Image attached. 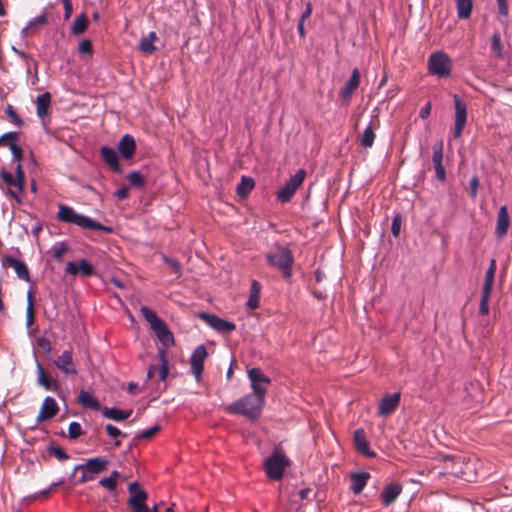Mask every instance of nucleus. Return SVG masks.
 <instances>
[{
    "mask_svg": "<svg viewBox=\"0 0 512 512\" xmlns=\"http://www.w3.org/2000/svg\"><path fill=\"white\" fill-rule=\"evenodd\" d=\"M140 312L163 346L158 349L157 358L160 363L159 379L165 381L169 373L166 348L174 346V335L165 322L151 308L142 306Z\"/></svg>",
    "mask_w": 512,
    "mask_h": 512,
    "instance_id": "1",
    "label": "nucleus"
},
{
    "mask_svg": "<svg viewBox=\"0 0 512 512\" xmlns=\"http://www.w3.org/2000/svg\"><path fill=\"white\" fill-rule=\"evenodd\" d=\"M264 404L265 397L252 392L229 404L225 409L230 414L256 420L260 417Z\"/></svg>",
    "mask_w": 512,
    "mask_h": 512,
    "instance_id": "2",
    "label": "nucleus"
},
{
    "mask_svg": "<svg viewBox=\"0 0 512 512\" xmlns=\"http://www.w3.org/2000/svg\"><path fill=\"white\" fill-rule=\"evenodd\" d=\"M56 218L60 222L74 224L83 229L97 230L106 233H111L112 231L111 227H107L99 222H96L88 216L79 214L74 210V208L65 204H59Z\"/></svg>",
    "mask_w": 512,
    "mask_h": 512,
    "instance_id": "3",
    "label": "nucleus"
},
{
    "mask_svg": "<svg viewBox=\"0 0 512 512\" xmlns=\"http://www.w3.org/2000/svg\"><path fill=\"white\" fill-rule=\"evenodd\" d=\"M267 262L279 269L286 278L292 274L293 255L290 249L277 246L266 255Z\"/></svg>",
    "mask_w": 512,
    "mask_h": 512,
    "instance_id": "4",
    "label": "nucleus"
},
{
    "mask_svg": "<svg viewBox=\"0 0 512 512\" xmlns=\"http://www.w3.org/2000/svg\"><path fill=\"white\" fill-rule=\"evenodd\" d=\"M452 70V59L443 51L432 53L428 58V72L438 78L449 77Z\"/></svg>",
    "mask_w": 512,
    "mask_h": 512,
    "instance_id": "5",
    "label": "nucleus"
},
{
    "mask_svg": "<svg viewBox=\"0 0 512 512\" xmlns=\"http://www.w3.org/2000/svg\"><path fill=\"white\" fill-rule=\"evenodd\" d=\"M288 465L289 459L277 451H274L273 454L264 461L267 477L272 480L281 479Z\"/></svg>",
    "mask_w": 512,
    "mask_h": 512,
    "instance_id": "6",
    "label": "nucleus"
},
{
    "mask_svg": "<svg viewBox=\"0 0 512 512\" xmlns=\"http://www.w3.org/2000/svg\"><path fill=\"white\" fill-rule=\"evenodd\" d=\"M496 272V261L492 259L490 265L485 273L484 283L482 287V294L479 304V312L481 315L486 316L489 314V300L493 289L494 278Z\"/></svg>",
    "mask_w": 512,
    "mask_h": 512,
    "instance_id": "7",
    "label": "nucleus"
},
{
    "mask_svg": "<svg viewBox=\"0 0 512 512\" xmlns=\"http://www.w3.org/2000/svg\"><path fill=\"white\" fill-rule=\"evenodd\" d=\"M306 177V171L299 169L293 176L285 182L282 188L277 191V199L282 203L289 202L297 189L302 185Z\"/></svg>",
    "mask_w": 512,
    "mask_h": 512,
    "instance_id": "8",
    "label": "nucleus"
},
{
    "mask_svg": "<svg viewBox=\"0 0 512 512\" xmlns=\"http://www.w3.org/2000/svg\"><path fill=\"white\" fill-rule=\"evenodd\" d=\"M128 490L130 492L128 504L133 512H150L149 507L145 504L148 495L144 490L138 488V483H130Z\"/></svg>",
    "mask_w": 512,
    "mask_h": 512,
    "instance_id": "9",
    "label": "nucleus"
},
{
    "mask_svg": "<svg viewBox=\"0 0 512 512\" xmlns=\"http://www.w3.org/2000/svg\"><path fill=\"white\" fill-rule=\"evenodd\" d=\"M453 99L455 104V123L453 136L454 138H459L467 122V106L466 103L461 100L458 95L454 94Z\"/></svg>",
    "mask_w": 512,
    "mask_h": 512,
    "instance_id": "10",
    "label": "nucleus"
},
{
    "mask_svg": "<svg viewBox=\"0 0 512 512\" xmlns=\"http://www.w3.org/2000/svg\"><path fill=\"white\" fill-rule=\"evenodd\" d=\"M248 378L251 382L253 393L265 397L267 391V385L270 383V379L266 376L261 369L252 368L248 370Z\"/></svg>",
    "mask_w": 512,
    "mask_h": 512,
    "instance_id": "11",
    "label": "nucleus"
},
{
    "mask_svg": "<svg viewBox=\"0 0 512 512\" xmlns=\"http://www.w3.org/2000/svg\"><path fill=\"white\" fill-rule=\"evenodd\" d=\"M208 353L204 345H199L193 351L190 357V368L191 373L194 375L197 381L201 379L202 372L204 369V361Z\"/></svg>",
    "mask_w": 512,
    "mask_h": 512,
    "instance_id": "12",
    "label": "nucleus"
},
{
    "mask_svg": "<svg viewBox=\"0 0 512 512\" xmlns=\"http://www.w3.org/2000/svg\"><path fill=\"white\" fill-rule=\"evenodd\" d=\"M201 317L217 332L230 333L236 329V325L233 322L222 319L214 314L204 313Z\"/></svg>",
    "mask_w": 512,
    "mask_h": 512,
    "instance_id": "13",
    "label": "nucleus"
},
{
    "mask_svg": "<svg viewBox=\"0 0 512 512\" xmlns=\"http://www.w3.org/2000/svg\"><path fill=\"white\" fill-rule=\"evenodd\" d=\"M55 366L65 375H76L77 369L73 361V354L70 350H65L55 361Z\"/></svg>",
    "mask_w": 512,
    "mask_h": 512,
    "instance_id": "14",
    "label": "nucleus"
},
{
    "mask_svg": "<svg viewBox=\"0 0 512 512\" xmlns=\"http://www.w3.org/2000/svg\"><path fill=\"white\" fill-rule=\"evenodd\" d=\"M3 267H12L18 278L26 282L30 281V274L24 261L18 260L13 256L7 255L2 260Z\"/></svg>",
    "mask_w": 512,
    "mask_h": 512,
    "instance_id": "15",
    "label": "nucleus"
},
{
    "mask_svg": "<svg viewBox=\"0 0 512 512\" xmlns=\"http://www.w3.org/2000/svg\"><path fill=\"white\" fill-rule=\"evenodd\" d=\"M65 272L72 276L81 274L82 276L88 277L94 274V267L86 259H81L78 262L69 261L66 265Z\"/></svg>",
    "mask_w": 512,
    "mask_h": 512,
    "instance_id": "16",
    "label": "nucleus"
},
{
    "mask_svg": "<svg viewBox=\"0 0 512 512\" xmlns=\"http://www.w3.org/2000/svg\"><path fill=\"white\" fill-rule=\"evenodd\" d=\"M399 402V392L393 393L391 395H385L379 403L378 414L380 416H387L391 414L397 409V407L399 406Z\"/></svg>",
    "mask_w": 512,
    "mask_h": 512,
    "instance_id": "17",
    "label": "nucleus"
},
{
    "mask_svg": "<svg viewBox=\"0 0 512 512\" xmlns=\"http://www.w3.org/2000/svg\"><path fill=\"white\" fill-rule=\"evenodd\" d=\"M360 84V72L357 68H354L350 79L347 81L345 86L340 91V97L346 102L349 103L353 93L356 91Z\"/></svg>",
    "mask_w": 512,
    "mask_h": 512,
    "instance_id": "18",
    "label": "nucleus"
},
{
    "mask_svg": "<svg viewBox=\"0 0 512 512\" xmlns=\"http://www.w3.org/2000/svg\"><path fill=\"white\" fill-rule=\"evenodd\" d=\"M380 123L378 116H374L369 125L365 128L360 136V144L364 148H371L376 137L375 131L379 128Z\"/></svg>",
    "mask_w": 512,
    "mask_h": 512,
    "instance_id": "19",
    "label": "nucleus"
},
{
    "mask_svg": "<svg viewBox=\"0 0 512 512\" xmlns=\"http://www.w3.org/2000/svg\"><path fill=\"white\" fill-rule=\"evenodd\" d=\"M402 493V485L399 483H390L386 485L381 492L382 504L387 507L393 504Z\"/></svg>",
    "mask_w": 512,
    "mask_h": 512,
    "instance_id": "20",
    "label": "nucleus"
},
{
    "mask_svg": "<svg viewBox=\"0 0 512 512\" xmlns=\"http://www.w3.org/2000/svg\"><path fill=\"white\" fill-rule=\"evenodd\" d=\"M37 384L47 391L58 392L60 390L58 380L48 377L40 363L37 364Z\"/></svg>",
    "mask_w": 512,
    "mask_h": 512,
    "instance_id": "21",
    "label": "nucleus"
},
{
    "mask_svg": "<svg viewBox=\"0 0 512 512\" xmlns=\"http://www.w3.org/2000/svg\"><path fill=\"white\" fill-rule=\"evenodd\" d=\"M108 465V461L104 458L96 457L91 458L86 461L84 464L77 465L75 470L83 469L87 473L97 474L105 470Z\"/></svg>",
    "mask_w": 512,
    "mask_h": 512,
    "instance_id": "22",
    "label": "nucleus"
},
{
    "mask_svg": "<svg viewBox=\"0 0 512 512\" xmlns=\"http://www.w3.org/2000/svg\"><path fill=\"white\" fill-rule=\"evenodd\" d=\"M118 150L124 159H131L136 150V143L133 136L125 134L118 143Z\"/></svg>",
    "mask_w": 512,
    "mask_h": 512,
    "instance_id": "23",
    "label": "nucleus"
},
{
    "mask_svg": "<svg viewBox=\"0 0 512 512\" xmlns=\"http://www.w3.org/2000/svg\"><path fill=\"white\" fill-rule=\"evenodd\" d=\"M510 226V216L506 206H501L497 215L496 223V235L498 238H502L507 234Z\"/></svg>",
    "mask_w": 512,
    "mask_h": 512,
    "instance_id": "24",
    "label": "nucleus"
},
{
    "mask_svg": "<svg viewBox=\"0 0 512 512\" xmlns=\"http://www.w3.org/2000/svg\"><path fill=\"white\" fill-rule=\"evenodd\" d=\"M100 155L102 160L115 172H120V164L118 160L117 152L114 148L109 146H102L100 149Z\"/></svg>",
    "mask_w": 512,
    "mask_h": 512,
    "instance_id": "25",
    "label": "nucleus"
},
{
    "mask_svg": "<svg viewBox=\"0 0 512 512\" xmlns=\"http://www.w3.org/2000/svg\"><path fill=\"white\" fill-rule=\"evenodd\" d=\"M59 411L57 402L53 397L47 396L42 404L38 420H46L53 418Z\"/></svg>",
    "mask_w": 512,
    "mask_h": 512,
    "instance_id": "26",
    "label": "nucleus"
},
{
    "mask_svg": "<svg viewBox=\"0 0 512 512\" xmlns=\"http://www.w3.org/2000/svg\"><path fill=\"white\" fill-rule=\"evenodd\" d=\"M1 178L3 182L9 186L10 195L19 200V196L23 193L24 185H20L16 182V177L8 171H2Z\"/></svg>",
    "mask_w": 512,
    "mask_h": 512,
    "instance_id": "27",
    "label": "nucleus"
},
{
    "mask_svg": "<svg viewBox=\"0 0 512 512\" xmlns=\"http://www.w3.org/2000/svg\"><path fill=\"white\" fill-rule=\"evenodd\" d=\"M51 106V95L49 92L40 94L36 98V114L44 120L49 115V109Z\"/></svg>",
    "mask_w": 512,
    "mask_h": 512,
    "instance_id": "28",
    "label": "nucleus"
},
{
    "mask_svg": "<svg viewBox=\"0 0 512 512\" xmlns=\"http://www.w3.org/2000/svg\"><path fill=\"white\" fill-rule=\"evenodd\" d=\"M354 443L357 448V450L368 456V457H375L376 454L369 449V443L366 439L365 432L363 429H357L354 431Z\"/></svg>",
    "mask_w": 512,
    "mask_h": 512,
    "instance_id": "29",
    "label": "nucleus"
},
{
    "mask_svg": "<svg viewBox=\"0 0 512 512\" xmlns=\"http://www.w3.org/2000/svg\"><path fill=\"white\" fill-rule=\"evenodd\" d=\"M370 479V474L367 472H358L351 474V491L354 494H360L365 488L368 480Z\"/></svg>",
    "mask_w": 512,
    "mask_h": 512,
    "instance_id": "30",
    "label": "nucleus"
},
{
    "mask_svg": "<svg viewBox=\"0 0 512 512\" xmlns=\"http://www.w3.org/2000/svg\"><path fill=\"white\" fill-rule=\"evenodd\" d=\"M78 402L85 408L99 410L100 402L93 396L92 392L81 390L78 395Z\"/></svg>",
    "mask_w": 512,
    "mask_h": 512,
    "instance_id": "31",
    "label": "nucleus"
},
{
    "mask_svg": "<svg viewBox=\"0 0 512 512\" xmlns=\"http://www.w3.org/2000/svg\"><path fill=\"white\" fill-rule=\"evenodd\" d=\"M158 40V36L155 32H150L146 37L141 38L139 42V50L146 55H150L157 50L154 42Z\"/></svg>",
    "mask_w": 512,
    "mask_h": 512,
    "instance_id": "32",
    "label": "nucleus"
},
{
    "mask_svg": "<svg viewBox=\"0 0 512 512\" xmlns=\"http://www.w3.org/2000/svg\"><path fill=\"white\" fill-rule=\"evenodd\" d=\"M261 284L257 280H253L250 288V295L246 303L250 309H256L260 304Z\"/></svg>",
    "mask_w": 512,
    "mask_h": 512,
    "instance_id": "33",
    "label": "nucleus"
},
{
    "mask_svg": "<svg viewBox=\"0 0 512 512\" xmlns=\"http://www.w3.org/2000/svg\"><path fill=\"white\" fill-rule=\"evenodd\" d=\"M131 410H120L117 408H108L105 407L102 411V414L105 418L112 419L115 421H123L131 415Z\"/></svg>",
    "mask_w": 512,
    "mask_h": 512,
    "instance_id": "34",
    "label": "nucleus"
},
{
    "mask_svg": "<svg viewBox=\"0 0 512 512\" xmlns=\"http://www.w3.org/2000/svg\"><path fill=\"white\" fill-rule=\"evenodd\" d=\"M457 8V16L460 19H468L473 9L472 0H455Z\"/></svg>",
    "mask_w": 512,
    "mask_h": 512,
    "instance_id": "35",
    "label": "nucleus"
},
{
    "mask_svg": "<svg viewBox=\"0 0 512 512\" xmlns=\"http://www.w3.org/2000/svg\"><path fill=\"white\" fill-rule=\"evenodd\" d=\"M13 52L18 55L22 60L26 62V71L27 73L31 72L32 67L34 68L35 73L38 70V62L30 55L25 53L22 50L17 49L16 47H12Z\"/></svg>",
    "mask_w": 512,
    "mask_h": 512,
    "instance_id": "36",
    "label": "nucleus"
},
{
    "mask_svg": "<svg viewBox=\"0 0 512 512\" xmlns=\"http://www.w3.org/2000/svg\"><path fill=\"white\" fill-rule=\"evenodd\" d=\"M88 27V19L85 14H80L77 16L73 22L71 27V33L73 35H81L86 31Z\"/></svg>",
    "mask_w": 512,
    "mask_h": 512,
    "instance_id": "37",
    "label": "nucleus"
},
{
    "mask_svg": "<svg viewBox=\"0 0 512 512\" xmlns=\"http://www.w3.org/2000/svg\"><path fill=\"white\" fill-rule=\"evenodd\" d=\"M254 187V180L250 177L242 176L240 183L237 185V194L244 198Z\"/></svg>",
    "mask_w": 512,
    "mask_h": 512,
    "instance_id": "38",
    "label": "nucleus"
},
{
    "mask_svg": "<svg viewBox=\"0 0 512 512\" xmlns=\"http://www.w3.org/2000/svg\"><path fill=\"white\" fill-rule=\"evenodd\" d=\"M120 477L118 471H112L109 477H104L99 481V484L109 491L115 490L117 486V480Z\"/></svg>",
    "mask_w": 512,
    "mask_h": 512,
    "instance_id": "39",
    "label": "nucleus"
},
{
    "mask_svg": "<svg viewBox=\"0 0 512 512\" xmlns=\"http://www.w3.org/2000/svg\"><path fill=\"white\" fill-rule=\"evenodd\" d=\"M491 51L496 57H503V47L501 44V36L499 32H495L491 37Z\"/></svg>",
    "mask_w": 512,
    "mask_h": 512,
    "instance_id": "40",
    "label": "nucleus"
},
{
    "mask_svg": "<svg viewBox=\"0 0 512 512\" xmlns=\"http://www.w3.org/2000/svg\"><path fill=\"white\" fill-rule=\"evenodd\" d=\"M443 159V141L439 140L433 145L432 162L433 165L442 164Z\"/></svg>",
    "mask_w": 512,
    "mask_h": 512,
    "instance_id": "41",
    "label": "nucleus"
},
{
    "mask_svg": "<svg viewBox=\"0 0 512 512\" xmlns=\"http://www.w3.org/2000/svg\"><path fill=\"white\" fill-rule=\"evenodd\" d=\"M127 179L132 186L142 188L145 185V179L138 171L130 172L127 175Z\"/></svg>",
    "mask_w": 512,
    "mask_h": 512,
    "instance_id": "42",
    "label": "nucleus"
},
{
    "mask_svg": "<svg viewBox=\"0 0 512 512\" xmlns=\"http://www.w3.org/2000/svg\"><path fill=\"white\" fill-rule=\"evenodd\" d=\"M82 434H84V431H83L80 423L73 421L69 424L68 437L70 439H76L79 436H81Z\"/></svg>",
    "mask_w": 512,
    "mask_h": 512,
    "instance_id": "43",
    "label": "nucleus"
},
{
    "mask_svg": "<svg viewBox=\"0 0 512 512\" xmlns=\"http://www.w3.org/2000/svg\"><path fill=\"white\" fill-rule=\"evenodd\" d=\"M78 52L82 55L92 56L93 46L89 39H83L78 45Z\"/></svg>",
    "mask_w": 512,
    "mask_h": 512,
    "instance_id": "44",
    "label": "nucleus"
},
{
    "mask_svg": "<svg viewBox=\"0 0 512 512\" xmlns=\"http://www.w3.org/2000/svg\"><path fill=\"white\" fill-rule=\"evenodd\" d=\"M67 251H68V246L65 242H61L60 244H58L52 248L53 257L57 261H62L63 255Z\"/></svg>",
    "mask_w": 512,
    "mask_h": 512,
    "instance_id": "45",
    "label": "nucleus"
},
{
    "mask_svg": "<svg viewBox=\"0 0 512 512\" xmlns=\"http://www.w3.org/2000/svg\"><path fill=\"white\" fill-rule=\"evenodd\" d=\"M50 454L55 456L59 461H65L69 459V455L60 447L50 446L48 447Z\"/></svg>",
    "mask_w": 512,
    "mask_h": 512,
    "instance_id": "46",
    "label": "nucleus"
},
{
    "mask_svg": "<svg viewBox=\"0 0 512 512\" xmlns=\"http://www.w3.org/2000/svg\"><path fill=\"white\" fill-rule=\"evenodd\" d=\"M19 138L18 132H7L0 136V145L5 144L9 147V143H16Z\"/></svg>",
    "mask_w": 512,
    "mask_h": 512,
    "instance_id": "47",
    "label": "nucleus"
},
{
    "mask_svg": "<svg viewBox=\"0 0 512 512\" xmlns=\"http://www.w3.org/2000/svg\"><path fill=\"white\" fill-rule=\"evenodd\" d=\"M9 149L12 153L13 161L17 163L21 162L23 156L22 148L16 143L11 142L9 143Z\"/></svg>",
    "mask_w": 512,
    "mask_h": 512,
    "instance_id": "48",
    "label": "nucleus"
},
{
    "mask_svg": "<svg viewBox=\"0 0 512 512\" xmlns=\"http://www.w3.org/2000/svg\"><path fill=\"white\" fill-rule=\"evenodd\" d=\"M6 114L9 116L10 120L18 127L23 125V121L19 118L16 111L11 105H8L6 107Z\"/></svg>",
    "mask_w": 512,
    "mask_h": 512,
    "instance_id": "49",
    "label": "nucleus"
},
{
    "mask_svg": "<svg viewBox=\"0 0 512 512\" xmlns=\"http://www.w3.org/2000/svg\"><path fill=\"white\" fill-rule=\"evenodd\" d=\"M161 429V427L159 425H155L149 429H146L144 431H142L139 435H138V438L139 439H150L151 437H153L157 432H159Z\"/></svg>",
    "mask_w": 512,
    "mask_h": 512,
    "instance_id": "50",
    "label": "nucleus"
},
{
    "mask_svg": "<svg viewBox=\"0 0 512 512\" xmlns=\"http://www.w3.org/2000/svg\"><path fill=\"white\" fill-rule=\"evenodd\" d=\"M165 263L171 268L172 272L176 275H180L181 267L177 260L164 256Z\"/></svg>",
    "mask_w": 512,
    "mask_h": 512,
    "instance_id": "51",
    "label": "nucleus"
},
{
    "mask_svg": "<svg viewBox=\"0 0 512 512\" xmlns=\"http://www.w3.org/2000/svg\"><path fill=\"white\" fill-rule=\"evenodd\" d=\"M401 216L398 214L396 215L393 220H392V224H391V232L393 234L394 237H398L399 234H400V230H401Z\"/></svg>",
    "mask_w": 512,
    "mask_h": 512,
    "instance_id": "52",
    "label": "nucleus"
},
{
    "mask_svg": "<svg viewBox=\"0 0 512 512\" xmlns=\"http://www.w3.org/2000/svg\"><path fill=\"white\" fill-rule=\"evenodd\" d=\"M498 6V14L501 18L508 16V2L507 0H496Z\"/></svg>",
    "mask_w": 512,
    "mask_h": 512,
    "instance_id": "53",
    "label": "nucleus"
},
{
    "mask_svg": "<svg viewBox=\"0 0 512 512\" xmlns=\"http://www.w3.org/2000/svg\"><path fill=\"white\" fill-rule=\"evenodd\" d=\"M479 187V179L474 175L469 182V192L472 198H476Z\"/></svg>",
    "mask_w": 512,
    "mask_h": 512,
    "instance_id": "54",
    "label": "nucleus"
},
{
    "mask_svg": "<svg viewBox=\"0 0 512 512\" xmlns=\"http://www.w3.org/2000/svg\"><path fill=\"white\" fill-rule=\"evenodd\" d=\"M34 303L30 302L27 303V309H26V323L27 326H31L34 323Z\"/></svg>",
    "mask_w": 512,
    "mask_h": 512,
    "instance_id": "55",
    "label": "nucleus"
},
{
    "mask_svg": "<svg viewBox=\"0 0 512 512\" xmlns=\"http://www.w3.org/2000/svg\"><path fill=\"white\" fill-rule=\"evenodd\" d=\"M47 22V18L45 14H41L39 16H36L35 18L31 19L27 25L30 26L31 29L44 25Z\"/></svg>",
    "mask_w": 512,
    "mask_h": 512,
    "instance_id": "56",
    "label": "nucleus"
},
{
    "mask_svg": "<svg viewBox=\"0 0 512 512\" xmlns=\"http://www.w3.org/2000/svg\"><path fill=\"white\" fill-rule=\"evenodd\" d=\"M63 483V481H58V482H55V483H52L51 486L47 489H44L38 493H35L34 495V498H39V497H48L50 495V493L53 491L54 488L58 487L59 485H61Z\"/></svg>",
    "mask_w": 512,
    "mask_h": 512,
    "instance_id": "57",
    "label": "nucleus"
},
{
    "mask_svg": "<svg viewBox=\"0 0 512 512\" xmlns=\"http://www.w3.org/2000/svg\"><path fill=\"white\" fill-rule=\"evenodd\" d=\"M15 172H16V182H18L20 185H24L25 184V174H24V171L22 169L20 162L17 163Z\"/></svg>",
    "mask_w": 512,
    "mask_h": 512,
    "instance_id": "58",
    "label": "nucleus"
},
{
    "mask_svg": "<svg viewBox=\"0 0 512 512\" xmlns=\"http://www.w3.org/2000/svg\"><path fill=\"white\" fill-rule=\"evenodd\" d=\"M62 3L64 6V18L69 19L72 14V11H73L72 1L71 0H62Z\"/></svg>",
    "mask_w": 512,
    "mask_h": 512,
    "instance_id": "59",
    "label": "nucleus"
},
{
    "mask_svg": "<svg viewBox=\"0 0 512 512\" xmlns=\"http://www.w3.org/2000/svg\"><path fill=\"white\" fill-rule=\"evenodd\" d=\"M105 430H106L107 434L112 438H116L122 434L121 431L117 427H115L111 424L106 425Z\"/></svg>",
    "mask_w": 512,
    "mask_h": 512,
    "instance_id": "60",
    "label": "nucleus"
},
{
    "mask_svg": "<svg viewBox=\"0 0 512 512\" xmlns=\"http://www.w3.org/2000/svg\"><path fill=\"white\" fill-rule=\"evenodd\" d=\"M434 169H435L437 179L440 181H444L446 178V172H445L444 166L442 164L435 165Z\"/></svg>",
    "mask_w": 512,
    "mask_h": 512,
    "instance_id": "61",
    "label": "nucleus"
},
{
    "mask_svg": "<svg viewBox=\"0 0 512 512\" xmlns=\"http://www.w3.org/2000/svg\"><path fill=\"white\" fill-rule=\"evenodd\" d=\"M311 14H312V4H311V2H307L305 10L302 12L299 20L301 22H305L311 16Z\"/></svg>",
    "mask_w": 512,
    "mask_h": 512,
    "instance_id": "62",
    "label": "nucleus"
},
{
    "mask_svg": "<svg viewBox=\"0 0 512 512\" xmlns=\"http://www.w3.org/2000/svg\"><path fill=\"white\" fill-rule=\"evenodd\" d=\"M128 194H129V188L123 186V187L119 188L118 190H116L115 197L118 200H124L128 197Z\"/></svg>",
    "mask_w": 512,
    "mask_h": 512,
    "instance_id": "63",
    "label": "nucleus"
},
{
    "mask_svg": "<svg viewBox=\"0 0 512 512\" xmlns=\"http://www.w3.org/2000/svg\"><path fill=\"white\" fill-rule=\"evenodd\" d=\"M430 112H431V103L428 102L425 104L424 107L421 108V110L419 112V117L422 119H426L430 115Z\"/></svg>",
    "mask_w": 512,
    "mask_h": 512,
    "instance_id": "64",
    "label": "nucleus"
}]
</instances>
